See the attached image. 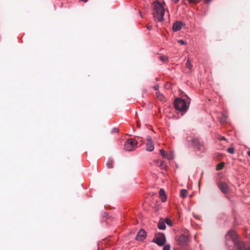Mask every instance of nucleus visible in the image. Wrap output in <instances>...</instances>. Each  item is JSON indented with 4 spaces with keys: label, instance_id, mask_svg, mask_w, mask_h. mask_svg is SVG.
I'll return each instance as SVG.
<instances>
[{
    "label": "nucleus",
    "instance_id": "f257e3e1",
    "mask_svg": "<svg viewBox=\"0 0 250 250\" xmlns=\"http://www.w3.org/2000/svg\"><path fill=\"white\" fill-rule=\"evenodd\" d=\"M164 1L160 2L158 0L154 1L152 4V8L153 15L155 19L159 21H164V16L165 15Z\"/></svg>",
    "mask_w": 250,
    "mask_h": 250
},
{
    "label": "nucleus",
    "instance_id": "f03ea898",
    "mask_svg": "<svg viewBox=\"0 0 250 250\" xmlns=\"http://www.w3.org/2000/svg\"><path fill=\"white\" fill-rule=\"evenodd\" d=\"M226 244L229 250H233L234 246V231H229L226 236Z\"/></svg>",
    "mask_w": 250,
    "mask_h": 250
},
{
    "label": "nucleus",
    "instance_id": "7ed1b4c3",
    "mask_svg": "<svg viewBox=\"0 0 250 250\" xmlns=\"http://www.w3.org/2000/svg\"><path fill=\"white\" fill-rule=\"evenodd\" d=\"M189 144L197 152L198 151L204 152L205 151V147L203 144L200 143L198 140L195 138L192 139L188 141Z\"/></svg>",
    "mask_w": 250,
    "mask_h": 250
},
{
    "label": "nucleus",
    "instance_id": "20e7f679",
    "mask_svg": "<svg viewBox=\"0 0 250 250\" xmlns=\"http://www.w3.org/2000/svg\"><path fill=\"white\" fill-rule=\"evenodd\" d=\"M174 105L175 109L180 111H186L188 108L185 101L180 98L175 99Z\"/></svg>",
    "mask_w": 250,
    "mask_h": 250
},
{
    "label": "nucleus",
    "instance_id": "39448f33",
    "mask_svg": "<svg viewBox=\"0 0 250 250\" xmlns=\"http://www.w3.org/2000/svg\"><path fill=\"white\" fill-rule=\"evenodd\" d=\"M137 142L134 139H128L125 144V148L127 151H132L137 147Z\"/></svg>",
    "mask_w": 250,
    "mask_h": 250
},
{
    "label": "nucleus",
    "instance_id": "423d86ee",
    "mask_svg": "<svg viewBox=\"0 0 250 250\" xmlns=\"http://www.w3.org/2000/svg\"><path fill=\"white\" fill-rule=\"evenodd\" d=\"M166 241V238L164 234L158 233L155 236L153 240V242L156 243L160 246H162L164 245Z\"/></svg>",
    "mask_w": 250,
    "mask_h": 250
},
{
    "label": "nucleus",
    "instance_id": "0eeeda50",
    "mask_svg": "<svg viewBox=\"0 0 250 250\" xmlns=\"http://www.w3.org/2000/svg\"><path fill=\"white\" fill-rule=\"evenodd\" d=\"M188 238L187 235L185 234H182L178 237L177 239V243L180 246H186L188 243Z\"/></svg>",
    "mask_w": 250,
    "mask_h": 250
},
{
    "label": "nucleus",
    "instance_id": "6e6552de",
    "mask_svg": "<svg viewBox=\"0 0 250 250\" xmlns=\"http://www.w3.org/2000/svg\"><path fill=\"white\" fill-rule=\"evenodd\" d=\"M247 248L245 244L239 240H237L236 235L235 234V250H246Z\"/></svg>",
    "mask_w": 250,
    "mask_h": 250
},
{
    "label": "nucleus",
    "instance_id": "1a4fd4ad",
    "mask_svg": "<svg viewBox=\"0 0 250 250\" xmlns=\"http://www.w3.org/2000/svg\"><path fill=\"white\" fill-rule=\"evenodd\" d=\"M154 146L152 139L150 136L147 138V143L146 144V150L149 151L153 150Z\"/></svg>",
    "mask_w": 250,
    "mask_h": 250
},
{
    "label": "nucleus",
    "instance_id": "9d476101",
    "mask_svg": "<svg viewBox=\"0 0 250 250\" xmlns=\"http://www.w3.org/2000/svg\"><path fill=\"white\" fill-rule=\"evenodd\" d=\"M146 237V231L144 229H141L140 230L136 236V239L137 240L139 241H142L144 240Z\"/></svg>",
    "mask_w": 250,
    "mask_h": 250
},
{
    "label": "nucleus",
    "instance_id": "9b49d317",
    "mask_svg": "<svg viewBox=\"0 0 250 250\" xmlns=\"http://www.w3.org/2000/svg\"><path fill=\"white\" fill-rule=\"evenodd\" d=\"M182 23L180 21L175 22L172 26V29L174 32L179 31L182 28Z\"/></svg>",
    "mask_w": 250,
    "mask_h": 250
},
{
    "label": "nucleus",
    "instance_id": "f8f14e48",
    "mask_svg": "<svg viewBox=\"0 0 250 250\" xmlns=\"http://www.w3.org/2000/svg\"><path fill=\"white\" fill-rule=\"evenodd\" d=\"M219 188L223 193H227L229 190V188L227 184L220 183L219 184Z\"/></svg>",
    "mask_w": 250,
    "mask_h": 250
},
{
    "label": "nucleus",
    "instance_id": "ddd939ff",
    "mask_svg": "<svg viewBox=\"0 0 250 250\" xmlns=\"http://www.w3.org/2000/svg\"><path fill=\"white\" fill-rule=\"evenodd\" d=\"M227 116L223 113H221L220 115L218 116L220 122L222 125L227 123Z\"/></svg>",
    "mask_w": 250,
    "mask_h": 250
},
{
    "label": "nucleus",
    "instance_id": "4468645a",
    "mask_svg": "<svg viewBox=\"0 0 250 250\" xmlns=\"http://www.w3.org/2000/svg\"><path fill=\"white\" fill-rule=\"evenodd\" d=\"M159 194L161 197L162 201L163 202H165L167 200V197L165 194L164 190L163 189H161L159 191Z\"/></svg>",
    "mask_w": 250,
    "mask_h": 250
},
{
    "label": "nucleus",
    "instance_id": "2eb2a0df",
    "mask_svg": "<svg viewBox=\"0 0 250 250\" xmlns=\"http://www.w3.org/2000/svg\"><path fill=\"white\" fill-rule=\"evenodd\" d=\"M174 154L173 152L172 151H169L166 154V158L167 159L170 160L174 159Z\"/></svg>",
    "mask_w": 250,
    "mask_h": 250
},
{
    "label": "nucleus",
    "instance_id": "dca6fc26",
    "mask_svg": "<svg viewBox=\"0 0 250 250\" xmlns=\"http://www.w3.org/2000/svg\"><path fill=\"white\" fill-rule=\"evenodd\" d=\"M188 194L187 190L185 189H182L180 191V196L183 198H185Z\"/></svg>",
    "mask_w": 250,
    "mask_h": 250
},
{
    "label": "nucleus",
    "instance_id": "f3484780",
    "mask_svg": "<svg viewBox=\"0 0 250 250\" xmlns=\"http://www.w3.org/2000/svg\"><path fill=\"white\" fill-rule=\"evenodd\" d=\"M164 162L161 161V160H157L156 162V164L160 167H162V168H166V166L164 164Z\"/></svg>",
    "mask_w": 250,
    "mask_h": 250
},
{
    "label": "nucleus",
    "instance_id": "a211bd4d",
    "mask_svg": "<svg viewBox=\"0 0 250 250\" xmlns=\"http://www.w3.org/2000/svg\"><path fill=\"white\" fill-rule=\"evenodd\" d=\"M166 227V225L164 222H159L158 224V228L160 229H165Z\"/></svg>",
    "mask_w": 250,
    "mask_h": 250
},
{
    "label": "nucleus",
    "instance_id": "6ab92c4d",
    "mask_svg": "<svg viewBox=\"0 0 250 250\" xmlns=\"http://www.w3.org/2000/svg\"><path fill=\"white\" fill-rule=\"evenodd\" d=\"M113 162L112 160H108L106 163V166L110 168L113 167Z\"/></svg>",
    "mask_w": 250,
    "mask_h": 250
},
{
    "label": "nucleus",
    "instance_id": "aec40b11",
    "mask_svg": "<svg viewBox=\"0 0 250 250\" xmlns=\"http://www.w3.org/2000/svg\"><path fill=\"white\" fill-rule=\"evenodd\" d=\"M156 95L157 98L161 101H163L164 99V97L163 95L160 92H157Z\"/></svg>",
    "mask_w": 250,
    "mask_h": 250
},
{
    "label": "nucleus",
    "instance_id": "412c9836",
    "mask_svg": "<svg viewBox=\"0 0 250 250\" xmlns=\"http://www.w3.org/2000/svg\"><path fill=\"white\" fill-rule=\"evenodd\" d=\"M224 165H225V164L223 162H222V163H220L218 164L217 165L216 169L218 170L222 169L223 168V167H224Z\"/></svg>",
    "mask_w": 250,
    "mask_h": 250
},
{
    "label": "nucleus",
    "instance_id": "4be33fe9",
    "mask_svg": "<svg viewBox=\"0 0 250 250\" xmlns=\"http://www.w3.org/2000/svg\"><path fill=\"white\" fill-rule=\"evenodd\" d=\"M160 59L164 62H167L168 61V58L166 56H161L160 57Z\"/></svg>",
    "mask_w": 250,
    "mask_h": 250
},
{
    "label": "nucleus",
    "instance_id": "5701e85b",
    "mask_svg": "<svg viewBox=\"0 0 250 250\" xmlns=\"http://www.w3.org/2000/svg\"><path fill=\"white\" fill-rule=\"evenodd\" d=\"M186 67L188 68H189V69H190L192 67V65L191 64V62L189 61V60H188L186 62Z\"/></svg>",
    "mask_w": 250,
    "mask_h": 250
},
{
    "label": "nucleus",
    "instance_id": "b1692460",
    "mask_svg": "<svg viewBox=\"0 0 250 250\" xmlns=\"http://www.w3.org/2000/svg\"><path fill=\"white\" fill-rule=\"evenodd\" d=\"M228 152L230 154H233L234 152V148L233 147H230L228 149Z\"/></svg>",
    "mask_w": 250,
    "mask_h": 250
},
{
    "label": "nucleus",
    "instance_id": "393cba45",
    "mask_svg": "<svg viewBox=\"0 0 250 250\" xmlns=\"http://www.w3.org/2000/svg\"><path fill=\"white\" fill-rule=\"evenodd\" d=\"M190 3H196L199 2L201 0H188Z\"/></svg>",
    "mask_w": 250,
    "mask_h": 250
},
{
    "label": "nucleus",
    "instance_id": "a878e982",
    "mask_svg": "<svg viewBox=\"0 0 250 250\" xmlns=\"http://www.w3.org/2000/svg\"><path fill=\"white\" fill-rule=\"evenodd\" d=\"M160 152L164 158H166V153L163 149H160Z\"/></svg>",
    "mask_w": 250,
    "mask_h": 250
},
{
    "label": "nucleus",
    "instance_id": "bb28decb",
    "mask_svg": "<svg viewBox=\"0 0 250 250\" xmlns=\"http://www.w3.org/2000/svg\"><path fill=\"white\" fill-rule=\"evenodd\" d=\"M170 246L169 245H165L163 250H170Z\"/></svg>",
    "mask_w": 250,
    "mask_h": 250
},
{
    "label": "nucleus",
    "instance_id": "cd10ccee",
    "mask_svg": "<svg viewBox=\"0 0 250 250\" xmlns=\"http://www.w3.org/2000/svg\"><path fill=\"white\" fill-rule=\"evenodd\" d=\"M178 42L182 45H184L185 44V42L182 40H179Z\"/></svg>",
    "mask_w": 250,
    "mask_h": 250
},
{
    "label": "nucleus",
    "instance_id": "c85d7f7f",
    "mask_svg": "<svg viewBox=\"0 0 250 250\" xmlns=\"http://www.w3.org/2000/svg\"><path fill=\"white\" fill-rule=\"evenodd\" d=\"M159 88V85H155V86H153V88L155 89V90H157Z\"/></svg>",
    "mask_w": 250,
    "mask_h": 250
},
{
    "label": "nucleus",
    "instance_id": "c756f323",
    "mask_svg": "<svg viewBox=\"0 0 250 250\" xmlns=\"http://www.w3.org/2000/svg\"><path fill=\"white\" fill-rule=\"evenodd\" d=\"M113 132H117L118 131V129H117V128H114V129H113Z\"/></svg>",
    "mask_w": 250,
    "mask_h": 250
},
{
    "label": "nucleus",
    "instance_id": "7c9ffc66",
    "mask_svg": "<svg viewBox=\"0 0 250 250\" xmlns=\"http://www.w3.org/2000/svg\"><path fill=\"white\" fill-rule=\"evenodd\" d=\"M167 223L169 225H171V223H170V221L169 220H168L167 221Z\"/></svg>",
    "mask_w": 250,
    "mask_h": 250
},
{
    "label": "nucleus",
    "instance_id": "2f4dec72",
    "mask_svg": "<svg viewBox=\"0 0 250 250\" xmlns=\"http://www.w3.org/2000/svg\"><path fill=\"white\" fill-rule=\"evenodd\" d=\"M172 0L173 2H174V3H176L178 2L179 0Z\"/></svg>",
    "mask_w": 250,
    "mask_h": 250
},
{
    "label": "nucleus",
    "instance_id": "473e14b6",
    "mask_svg": "<svg viewBox=\"0 0 250 250\" xmlns=\"http://www.w3.org/2000/svg\"><path fill=\"white\" fill-rule=\"evenodd\" d=\"M147 29H148V30H151V28H152V26H147Z\"/></svg>",
    "mask_w": 250,
    "mask_h": 250
},
{
    "label": "nucleus",
    "instance_id": "72a5a7b5",
    "mask_svg": "<svg viewBox=\"0 0 250 250\" xmlns=\"http://www.w3.org/2000/svg\"><path fill=\"white\" fill-rule=\"evenodd\" d=\"M211 0H206V2H207V3H209V2H210Z\"/></svg>",
    "mask_w": 250,
    "mask_h": 250
},
{
    "label": "nucleus",
    "instance_id": "f704fd0d",
    "mask_svg": "<svg viewBox=\"0 0 250 250\" xmlns=\"http://www.w3.org/2000/svg\"><path fill=\"white\" fill-rule=\"evenodd\" d=\"M247 154L250 157V150L248 151Z\"/></svg>",
    "mask_w": 250,
    "mask_h": 250
},
{
    "label": "nucleus",
    "instance_id": "c9c22d12",
    "mask_svg": "<svg viewBox=\"0 0 250 250\" xmlns=\"http://www.w3.org/2000/svg\"><path fill=\"white\" fill-rule=\"evenodd\" d=\"M220 140H225V138H224V137H221V138H220Z\"/></svg>",
    "mask_w": 250,
    "mask_h": 250
},
{
    "label": "nucleus",
    "instance_id": "e433bc0d",
    "mask_svg": "<svg viewBox=\"0 0 250 250\" xmlns=\"http://www.w3.org/2000/svg\"><path fill=\"white\" fill-rule=\"evenodd\" d=\"M246 250H250V246Z\"/></svg>",
    "mask_w": 250,
    "mask_h": 250
}]
</instances>
